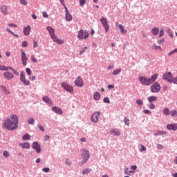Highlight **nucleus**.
Segmentation results:
<instances>
[{"label": "nucleus", "instance_id": "obj_42", "mask_svg": "<svg viewBox=\"0 0 177 177\" xmlns=\"http://www.w3.org/2000/svg\"><path fill=\"white\" fill-rule=\"evenodd\" d=\"M124 122L125 123V125L129 126V119L128 118L125 117L124 120Z\"/></svg>", "mask_w": 177, "mask_h": 177}, {"label": "nucleus", "instance_id": "obj_4", "mask_svg": "<svg viewBox=\"0 0 177 177\" xmlns=\"http://www.w3.org/2000/svg\"><path fill=\"white\" fill-rule=\"evenodd\" d=\"M89 151L83 149H82V158H83V161L82 164H85L88 162V160H89Z\"/></svg>", "mask_w": 177, "mask_h": 177}, {"label": "nucleus", "instance_id": "obj_34", "mask_svg": "<svg viewBox=\"0 0 177 177\" xmlns=\"http://www.w3.org/2000/svg\"><path fill=\"white\" fill-rule=\"evenodd\" d=\"M27 121L30 125H34V123L35 122V120L32 118H29Z\"/></svg>", "mask_w": 177, "mask_h": 177}, {"label": "nucleus", "instance_id": "obj_43", "mask_svg": "<svg viewBox=\"0 0 177 177\" xmlns=\"http://www.w3.org/2000/svg\"><path fill=\"white\" fill-rule=\"evenodd\" d=\"M136 103L138 106H142V104H143V100L138 99L136 100Z\"/></svg>", "mask_w": 177, "mask_h": 177}, {"label": "nucleus", "instance_id": "obj_38", "mask_svg": "<svg viewBox=\"0 0 177 177\" xmlns=\"http://www.w3.org/2000/svg\"><path fill=\"white\" fill-rule=\"evenodd\" d=\"M3 155L6 158H8V157H9L10 156V153H9V151H8V150H4L3 152Z\"/></svg>", "mask_w": 177, "mask_h": 177}, {"label": "nucleus", "instance_id": "obj_61", "mask_svg": "<svg viewBox=\"0 0 177 177\" xmlns=\"http://www.w3.org/2000/svg\"><path fill=\"white\" fill-rule=\"evenodd\" d=\"M49 167H45L43 169L44 172H49Z\"/></svg>", "mask_w": 177, "mask_h": 177}, {"label": "nucleus", "instance_id": "obj_51", "mask_svg": "<svg viewBox=\"0 0 177 177\" xmlns=\"http://www.w3.org/2000/svg\"><path fill=\"white\" fill-rule=\"evenodd\" d=\"M8 26L9 27H13L15 28H16L17 27V24H8Z\"/></svg>", "mask_w": 177, "mask_h": 177}, {"label": "nucleus", "instance_id": "obj_48", "mask_svg": "<svg viewBox=\"0 0 177 177\" xmlns=\"http://www.w3.org/2000/svg\"><path fill=\"white\" fill-rule=\"evenodd\" d=\"M157 149H158V150H162V149H164V146L161 144H157Z\"/></svg>", "mask_w": 177, "mask_h": 177}, {"label": "nucleus", "instance_id": "obj_11", "mask_svg": "<svg viewBox=\"0 0 177 177\" xmlns=\"http://www.w3.org/2000/svg\"><path fill=\"white\" fill-rule=\"evenodd\" d=\"M20 81L23 82L24 85L26 86H28L30 85V82L27 79H26V75L24 73H21L20 75Z\"/></svg>", "mask_w": 177, "mask_h": 177}, {"label": "nucleus", "instance_id": "obj_17", "mask_svg": "<svg viewBox=\"0 0 177 177\" xmlns=\"http://www.w3.org/2000/svg\"><path fill=\"white\" fill-rule=\"evenodd\" d=\"M167 128L169 131H176L177 123L167 124Z\"/></svg>", "mask_w": 177, "mask_h": 177}, {"label": "nucleus", "instance_id": "obj_19", "mask_svg": "<svg viewBox=\"0 0 177 177\" xmlns=\"http://www.w3.org/2000/svg\"><path fill=\"white\" fill-rule=\"evenodd\" d=\"M53 111H54L55 113H56L57 114H59L62 115L63 114V111L62 110V109L57 107V106H53L52 108Z\"/></svg>", "mask_w": 177, "mask_h": 177}, {"label": "nucleus", "instance_id": "obj_16", "mask_svg": "<svg viewBox=\"0 0 177 177\" xmlns=\"http://www.w3.org/2000/svg\"><path fill=\"white\" fill-rule=\"evenodd\" d=\"M3 77H5L6 80H13L15 75H13V73L6 71L3 73Z\"/></svg>", "mask_w": 177, "mask_h": 177}, {"label": "nucleus", "instance_id": "obj_3", "mask_svg": "<svg viewBox=\"0 0 177 177\" xmlns=\"http://www.w3.org/2000/svg\"><path fill=\"white\" fill-rule=\"evenodd\" d=\"M158 78V74H154L151 78H146L145 77H140L139 81L142 84V85H151L153 82H156V80Z\"/></svg>", "mask_w": 177, "mask_h": 177}, {"label": "nucleus", "instance_id": "obj_49", "mask_svg": "<svg viewBox=\"0 0 177 177\" xmlns=\"http://www.w3.org/2000/svg\"><path fill=\"white\" fill-rule=\"evenodd\" d=\"M104 103H110V99L109 98V97H106L104 98Z\"/></svg>", "mask_w": 177, "mask_h": 177}, {"label": "nucleus", "instance_id": "obj_60", "mask_svg": "<svg viewBox=\"0 0 177 177\" xmlns=\"http://www.w3.org/2000/svg\"><path fill=\"white\" fill-rule=\"evenodd\" d=\"M131 169H133V171H135L138 169V166L133 165V166L131 167Z\"/></svg>", "mask_w": 177, "mask_h": 177}, {"label": "nucleus", "instance_id": "obj_30", "mask_svg": "<svg viewBox=\"0 0 177 177\" xmlns=\"http://www.w3.org/2000/svg\"><path fill=\"white\" fill-rule=\"evenodd\" d=\"M118 27H119V28H120V30L122 34H127V30H125V29L124 28V26H122V25H121V24H119V25H118Z\"/></svg>", "mask_w": 177, "mask_h": 177}, {"label": "nucleus", "instance_id": "obj_2", "mask_svg": "<svg viewBox=\"0 0 177 177\" xmlns=\"http://www.w3.org/2000/svg\"><path fill=\"white\" fill-rule=\"evenodd\" d=\"M46 30H48L50 38L53 39L54 42H56L59 45H63L64 44V39H60L56 36V34L55 33V30L51 26H48L46 28Z\"/></svg>", "mask_w": 177, "mask_h": 177}, {"label": "nucleus", "instance_id": "obj_9", "mask_svg": "<svg viewBox=\"0 0 177 177\" xmlns=\"http://www.w3.org/2000/svg\"><path fill=\"white\" fill-rule=\"evenodd\" d=\"M99 118H100V112L96 111L91 115V121L95 123L99 122Z\"/></svg>", "mask_w": 177, "mask_h": 177}, {"label": "nucleus", "instance_id": "obj_37", "mask_svg": "<svg viewBox=\"0 0 177 177\" xmlns=\"http://www.w3.org/2000/svg\"><path fill=\"white\" fill-rule=\"evenodd\" d=\"M170 115L171 117H177V110H171L170 111Z\"/></svg>", "mask_w": 177, "mask_h": 177}, {"label": "nucleus", "instance_id": "obj_50", "mask_svg": "<svg viewBox=\"0 0 177 177\" xmlns=\"http://www.w3.org/2000/svg\"><path fill=\"white\" fill-rule=\"evenodd\" d=\"M43 17H45V19H49V15L46 12H43Z\"/></svg>", "mask_w": 177, "mask_h": 177}, {"label": "nucleus", "instance_id": "obj_41", "mask_svg": "<svg viewBox=\"0 0 177 177\" xmlns=\"http://www.w3.org/2000/svg\"><path fill=\"white\" fill-rule=\"evenodd\" d=\"M161 37H164V28H162L159 32V38H161Z\"/></svg>", "mask_w": 177, "mask_h": 177}, {"label": "nucleus", "instance_id": "obj_57", "mask_svg": "<svg viewBox=\"0 0 177 177\" xmlns=\"http://www.w3.org/2000/svg\"><path fill=\"white\" fill-rule=\"evenodd\" d=\"M66 165H71V161L70 160V159L66 160Z\"/></svg>", "mask_w": 177, "mask_h": 177}, {"label": "nucleus", "instance_id": "obj_53", "mask_svg": "<svg viewBox=\"0 0 177 177\" xmlns=\"http://www.w3.org/2000/svg\"><path fill=\"white\" fill-rule=\"evenodd\" d=\"M26 73L28 75H31V69H30V68H26Z\"/></svg>", "mask_w": 177, "mask_h": 177}, {"label": "nucleus", "instance_id": "obj_31", "mask_svg": "<svg viewBox=\"0 0 177 177\" xmlns=\"http://www.w3.org/2000/svg\"><path fill=\"white\" fill-rule=\"evenodd\" d=\"M23 140H30L31 139V136L30 134L26 133L22 137Z\"/></svg>", "mask_w": 177, "mask_h": 177}, {"label": "nucleus", "instance_id": "obj_23", "mask_svg": "<svg viewBox=\"0 0 177 177\" xmlns=\"http://www.w3.org/2000/svg\"><path fill=\"white\" fill-rule=\"evenodd\" d=\"M162 135L163 136H165L167 135V131H158L154 133L155 136H161Z\"/></svg>", "mask_w": 177, "mask_h": 177}, {"label": "nucleus", "instance_id": "obj_7", "mask_svg": "<svg viewBox=\"0 0 177 177\" xmlns=\"http://www.w3.org/2000/svg\"><path fill=\"white\" fill-rule=\"evenodd\" d=\"M89 37V33L88 32L85 31L84 32V30H80L77 35V38L80 39H86Z\"/></svg>", "mask_w": 177, "mask_h": 177}, {"label": "nucleus", "instance_id": "obj_13", "mask_svg": "<svg viewBox=\"0 0 177 177\" xmlns=\"http://www.w3.org/2000/svg\"><path fill=\"white\" fill-rule=\"evenodd\" d=\"M21 62L23 66H27V61L28 60V58L27 57V54H26L23 50H21Z\"/></svg>", "mask_w": 177, "mask_h": 177}, {"label": "nucleus", "instance_id": "obj_6", "mask_svg": "<svg viewBox=\"0 0 177 177\" xmlns=\"http://www.w3.org/2000/svg\"><path fill=\"white\" fill-rule=\"evenodd\" d=\"M161 91V86L158 82H156L152 86H151V92L153 93H157V92H160Z\"/></svg>", "mask_w": 177, "mask_h": 177}, {"label": "nucleus", "instance_id": "obj_47", "mask_svg": "<svg viewBox=\"0 0 177 177\" xmlns=\"http://www.w3.org/2000/svg\"><path fill=\"white\" fill-rule=\"evenodd\" d=\"M21 46L23 48H27V46H28V43H27L26 41H24L22 42Z\"/></svg>", "mask_w": 177, "mask_h": 177}, {"label": "nucleus", "instance_id": "obj_59", "mask_svg": "<svg viewBox=\"0 0 177 177\" xmlns=\"http://www.w3.org/2000/svg\"><path fill=\"white\" fill-rule=\"evenodd\" d=\"M39 128L40 131H41L42 132H44V131H45V129L44 128V127L40 124L39 125Z\"/></svg>", "mask_w": 177, "mask_h": 177}, {"label": "nucleus", "instance_id": "obj_39", "mask_svg": "<svg viewBox=\"0 0 177 177\" xmlns=\"http://www.w3.org/2000/svg\"><path fill=\"white\" fill-rule=\"evenodd\" d=\"M121 72V69L120 68H118V69H116L113 72V75H117V74H120V73Z\"/></svg>", "mask_w": 177, "mask_h": 177}, {"label": "nucleus", "instance_id": "obj_28", "mask_svg": "<svg viewBox=\"0 0 177 177\" xmlns=\"http://www.w3.org/2000/svg\"><path fill=\"white\" fill-rule=\"evenodd\" d=\"M94 100H100V93L99 92H95L93 94Z\"/></svg>", "mask_w": 177, "mask_h": 177}, {"label": "nucleus", "instance_id": "obj_55", "mask_svg": "<svg viewBox=\"0 0 177 177\" xmlns=\"http://www.w3.org/2000/svg\"><path fill=\"white\" fill-rule=\"evenodd\" d=\"M143 111H144L145 114H151V113L150 110H148V109H145Z\"/></svg>", "mask_w": 177, "mask_h": 177}, {"label": "nucleus", "instance_id": "obj_15", "mask_svg": "<svg viewBox=\"0 0 177 177\" xmlns=\"http://www.w3.org/2000/svg\"><path fill=\"white\" fill-rule=\"evenodd\" d=\"M32 149L36 150L37 153H41V146L39 144H38V142H34L32 143Z\"/></svg>", "mask_w": 177, "mask_h": 177}, {"label": "nucleus", "instance_id": "obj_54", "mask_svg": "<svg viewBox=\"0 0 177 177\" xmlns=\"http://www.w3.org/2000/svg\"><path fill=\"white\" fill-rule=\"evenodd\" d=\"M147 149L145 147V145H141V149H140V151H146Z\"/></svg>", "mask_w": 177, "mask_h": 177}, {"label": "nucleus", "instance_id": "obj_63", "mask_svg": "<svg viewBox=\"0 0 177 177\" xmlns=\"http://www.w3.org/2000/svg\"><path fill=\"white\" fill-rule=\"evenodd\" d=\"M12 73H14V74H15V75H19V72H17V71L12 69Z\"/></svg>", "mask_w": 177, "mask_h": 177}, {"label": "nucleus", "instance_id": "obj_64", "mask_svg": "<svg viewBox=\"0 0 177 177\" xmlns=\"http://www.w3.org/2000/svg\"><path fill=\"white\" fill-rule=\"evenodd\" d=\"M50 138V137L48 135H46V136H44V140H48Z\"/></svg>", "mask_w": 177, "mask_h": 177}, {"label": "nucleus", "instance_id": "obj_32", "mask_svg": "<svg viewBox=\"0 0 177 177\" xmlns=\"http://www.w3.org/2000/svg\"><path fill=\"white\" fill-rule=\"evenodd\" d=\"M30 60L32 62V63H38V59H37V57H35V55H32L30 56Z\"/></svg>", "mask_w": 177, "mask_h": 177}, {"label": "nucleus", "instance_id": "obj_8", "mask_svg": "<svg viewBox=\"0 0 177 177\" xmlns=\"http://www.w3.org/2000/svg\"><path fill=\"white\" fill-rule=\"evenodd\" d=\"M100 21L104 28H105V32H109V30H110V27L109 26V21H107V19L104 17H102L100 19Z\"/></svg>", "mask_w": 177, "mask_h": 177}, {"label": "nucleus", "instance_id": "obj_1", "mask_svg": "<svg viewBox=\"0 0 177 177\" xmlns=\"http://www.w3.org/2000/svg\"><path fill=\"white\" fill-rule=\"evenodd\" d=\"M3 128L8 129V131H15L19 128V117L17 115H10V118H7L6 120L3 122Z\"/></svg>", "mask_w": 177, "mask_h": 177}, {"label": "nucleus", "instance_id": "obj_62", "mask_svg": "<svg viewBox=\"0 0 177 177\" xmlns=\"http://www.w3.org/2000/svg\"><path fill=\"white\" fill-rule=\"evenodd\" d=\"M114 84H109V86H108V89H113V88H114Z\"/></svg>", "mask_w": 177, "mask_h": 177}, {"label": "nucleus", "instance_id": "obj_18", "mask_svg": "<svg viewBox=\"0 0 177 177\" xmlns=\"http://www.w3.org/2000/svg\"><path fill=\"white\" fill-rule=\"evenodd\" d=\"M1 12L4 15V16H6L9 13V11L8 10V6L6 5H3L1 6Z\"/></svg>", "mask_w": 177, "mask_h": 177}, {"label": "nucleus", "instance_id": "obj_14", "mask_svg": "<svg viewBox=\"0 0 177 177\" xmlns=\"http://www.w3.org/2000/svg\"><path fill=\"white\" fill-rule=\"evenodd\" d=\"M42 100H43V102H44V103H46V104H48V106L53 105V102H52V100H50V98L47 95L44 96L42 97Z\"/></svg>", "mask_w": 177, "mask_h": 177}, {"label": "nucleus", "instance_id": "obj_29", "mask_svg": "<svg viewBox=\"0 0 177 177\" xmlns=\"http://www.w3.org/2000/svg\"><path fill=\"white\" fill-rule=\"evenodd\" d=\"M162 113L165 115H169V114H171V112L169 111V109H168L167 107L165 108L162 110Z\"/></svg>", "mask_w": 177, "mask_h": 177}, {"label": "nucleus", "instance_id": "obj_27", "mask_svg": "<svg viewBox=\"0 0 177 177\" xmlns=\"http://www.w3.org/2000/svg\"><path fill=\"white\" fill-rule=\"evenodd\" d=\"M157 99L156 96H150L148 97V102L153 103V102H157Z\"/></svg>", "mask_w": 177, "mask_h": 177}, {"label": "nucleus", "instance_id": "obj_26", "mask_svg": "<svg viewBox=\"0 0 177 177\" xmlns=\"http://www.w3.org/2000/svg\"><path fill=\"white\" fill-rule=\"evenodd\" d=\"M65 16L66 21H71V20H73V15H71L69 12L65 13Z\"/></svg>", "mask_w": 177, "mask_h": 177}, {"label": "nucleus", "instance_id": "obj_40", "mask_svg": "<svg viewBox=\"0 0 177 177\" xmlns=\"http://www.w3.org/2000/svg\"><path fill=\"white\" fill-rule=\"evenodd\" d=\"M7 31H8V32H10L12 35H14V37H17V38H19V35L15 34V32H12L10 29L7 28Z\"/></svg>", "mask_w": 177, "mask_h": 177}, {"label": "nucleus", "instance_id": "obj_56", "mask_svg": "<svg viewBox=\"0 0 177 177\" xmlns=\"http://www.w3.org/2000/svg\"><path fill=\"white\" fill-rule=\"evenodd\" d=\"M149 109H156V105H154V104H151L149 106Z\"/></svg>", "mask_w": 177, "mask_h": 177}, {"label": "nucleus", "instance_id": "obj_21", "mask_svg": "<svg viewBox=\"0 0 177 177\" xmlns=\"http://www.w3.org/2000/svg\"><path fill=\"white\" fill-rule=\"evenodd\" d=\"M30 31H31V27L30 26H28L24 28L23 32H24V35H30Z\"/></svg>", "mask_w": 177, "mask_h": 177}, {"label": "nucleus", "instance_id": "obj_52", "mask_svg": "<svg viewBox=\"0 0 177 177\" xmlns=\"http://www.w3.org/2000/svg\"><path fill=\"white\" fill-rule=\"evenodd\" d=\"M171 82H173V84H176L177 85V77H174V78L171 80Z\"/></svg>", "mask_w": 177, "mask_h": 177}, {"label": "nucleus", "instance_id": "obj_5", "mask_svg": "<svg viewBox=\"0 0 177 177\" xmlns=\"http://www.w3.org/2000/svg\"><path fill=\"white\" fill-rule=\"evenodd\" d=\"M61 85H62V88H64V89L65 91H66L67 92H68L69 93H74V88L73 87V86H71L70 84H68V83L62 82V83H61Z\"/></svg>", "mask_w": 177, "mask_h": 177}, {"label": "nucleus", "instance_id": "obj_58", "mask_svg": "<svg viewBox=\"0 0 177 177\" xmlns=\"http://www.w3.org/2000/svg\"><path fill=\"white\" fill-rule=\"evenodd\" d=\"M164 41H165L164 39H161L160 40L158 41V44L161 45V44H164Z\"/></svg>", "mask_w": 177, "mask_h": 177}, {"label": "nucleus", "instance_id": "obj_35", "mask_svg": "<svg viewBox=\"0 0 177 177\" xmlns=\"http://www.w3.org/2000/svg\"><path fill=\"white\" fill-rule=\"evenodd\" d=\"M92 169H84L83 171H82V174L83 175H88V174H91Z\"/></svg>", "mask_w": 177, "mask_h": 177}, {"label": "nucleus", "instance_id": "obj_44", "mask_svg": "<svg viewBox=\"0 0 177 177\" xmlns=\"http://www.w3.org/2000/svg\"><path fill=\"white\" fill-rule=\"evenodd\" d=\"M79 2H80V6H84V5L86 3V0H80Z\"/></svg>", "mask_w": 177, "mask_h": 177}, {"label": "nucleus", "instance_id": "obj_20", "mask_svg": "<svg viewBox=\"0 0 177 177\" xmlns=\"http://www.w3.org/2000/svg\"><path fill=\"white\" fill-rule=\"evenodd\" d=\"M110 133L111 135H113V136H120L121 135V132L115 129H111Z\"/></svg>", "mask_w": 177, "mask_h": 177}, {"label": "nucleus", "instance_id": "obj_25", "mask_svg": "<svg viewBox=\"0 0 177 177\" xmlns=\"http://www.w3.org/2000/svg\"><path fill=\"white\" fill-rule=\"evenodd\" d=\"M19 146L22 149H30V142L21 143Z\"/></svg>", "mask_w": 177, "mask_h": 177}, {"label": "nucleus", "instance_id": "obj_24", "mask_svg": "<svg viewBox=\"0 0 177 177\" xmlns=\"http://www.w3.org/2000/svg\"><path fill=\"white\" fill-rule=\"evenodd\" d=\"M1 92H3V95H9L10 91L6 88L4 86H1Z\"/></svg>", "mask_w": 177, "mask_h": 177}, {"label": "nucleus", "instance_id": "obj_12", "mask_svg": "<svg viewBox=\"0 0 177 177\" xmlns=\"http://www.w3.org/2000/svg\"><path fill=\"white\" fill-rule=\"evenodd\" d=\"M75 85L79 88H82L84 86V80H82V77L80 76L77 77L75 81Z\"/></svg>", "mask_w": 177, "mask_h": 177}, {"label": "nucleus", "instance_id": "obj_46", "mask_svg": "<svg viewBox=\"0 0 177 177\" xmlns=\"http://www.w3.org/2000/svg\"><path fill=\"white\" fill-rule=\"evenodd\" d=\"M20 3L24 6H27V0H20Z\"/></svg>", "mask_w": 177, "mask_h": 177}, {"label": "nucleus", "instance_id": "obj_22", "mask_svg": "<svg viewBox=\"0 0 177 177\" xmlns=\"http://www.w3.org/2000/svg\"><path fill=\"white\" fill-rule=\"evenodd\" d=\"M151 31L153 35H154L155 37H157V35H158V33L160 32V30L157 27H154Z\"/></svg>", "mask_w": 177, "mask_h": 177}, {"label": "nucleus", "instance_id": "obj_33", "mask_svg": "<svg viewBox=\"0 0 177 177\" xmlns=\"http://www.w3.org/2000/svg\"><path fill=\"white\" fill-rule=\"evenodd\" d=\"M167 32L170 38H174V33H172V30L171 29V28H169L167 29Z\"/></svg>", "mask_w": 177, "mask_h": 177}, {"label": "nucleus", "instance_id": "obj_10", "mask_svg": "<svg viewBox=\"0 0 177 177\" xmlns=\"http://www.w3.org/2000/svg\"><path fill=\"white\" fill-rule=\"evenodd\" d=\"M173 77H174V75H172V73L167 72L163 75L162 78L163 80H165V81H167V82L171 83Z\"/></svg>", "mask_w": 177, "mask_h": 177}, {"label": "nucleus", "instance_id": "obj_36", "mask_svg": "<svg viewBox=\"0 0 177 177\" xmlns=\"http://www.w3.org/2000/svg\"><path fill=\"white\" fill-rule=\"evenodd\" d=\"M152 49L157 50L158 49H159L160 50H162V48H161L160 46H157L156 44H153L152 45Z\"/></svg>", "mask_w": 177, "mask_h": 177}, {"label": "nucleus", "instance_id": "obj_45", "mask_svg": "<svg viewBox=\"0 0 177 177\" xmlns=\"http://www.w3.org/2000/svg\"><path fill=\"white\" fill-rule=\"evenodd\" d=\"M0 70H1V71H8V68L5 66L0 65Z\"/></svg>", "mask_w": 177, "mask_h": 177}]
</instances>
